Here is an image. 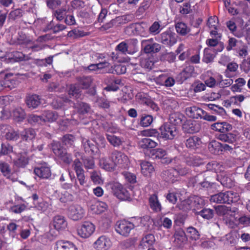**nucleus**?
I'll use <instances>...</instances> for the list:
<instances>
[{
    "mask_svg": "<svg viewBox=\"0 0 250 250\" xmlns=\"http://www.w3.org/2000/svg\"><path fill=\"white\" fill-rule=\"evenodd\" d=\"M106 138L110 144L114 147L120 146L124 142L122 138L112 134H106Z\"/></svg>",
    "mask_w": 250,
    "mask_h": 250,
    "instance_id": "44",
    "label": "nucleus"
},
{
    "mask_svg": "<svg viewBox=\"0 0 250 250\" xmlns=\"http://www.w3.org/2000/svg\"><path fill=\"white\" fill-rule=\"evenodd\" d=\"M126 68L123 64L115 65L109 69L108 72L109 73L117 74L118 75L125 74L126 72Z\"/></svg>",
    "mask_w": 250,
    "mask_h": 250,
    "instance_id": "47",
    "label": "nucleus"
},
{
    "mask_svg": "<svg viewBox=\"0 0 250 250\" xmlns=\"http://www.w3.org/2000/svg\"><path fill=\"white\" fill-rule=\"evenodd\" d=\"M213 51L210 48H205L204 50V55L202 61L206 63L211 62L213 61L215 55L212 53Z\"/></svg>",
    "mask_w": 250,
    "mask_h": 250,
    "instance_id": "40",
    "label": "nucleus"
},
{
    "mask_svg": "<svg viewBox=\"0 0 250 250\" xmlns=\"http://www.w3.org/2000/svg\"><path fill=\"white\" fill-rule=\"evenodd\" d=\"M149 204L151 208L156 212L160 211L161 210V205L158 201V197L156 194H153L149 197Z\"/></svg>",
    "mask_w": 250,
    "mask_h": 250,
    "instance_id": "34",
    "label": "nucleus"
},
{
    "mask_svg": "<svg viewBox=\"0 0 250 250\" xmlns=\"http://www.w3.org/2000/svg\"><path fill=\"white\" fill-rule=\"evenodd\" d=\"M26 104L29 108H35L41 103L40 97L36 94L27 97Z\"/></svg>",
    "mask_w": 250,
    "mask_h": 250,
    "instance_id": "28",
    "label": "nucleus"
},
{
    "mask_svg": "<svg viewBox=\"0 0 250 250\" xmlns=\"http://www.w3.org/2000/svg\"><path fill=\"white\" fill-rule=\"evenodd\" d=\"M128 17H129V16L124 15L122 17H117L115 19L111 20L109 22H107L105 24L103 25L101 27V28L105 30H107L112 27L113 26L115 25L117 23H120L121 21V20H126Z\"/></svg>",
    "mask_w": 250,
    "mask_h": 250,
    "instance_id": "43",
    "label": "nucleus"
},
{
    "mask_svg": "<svg viewBox=\"0 0 250 250\" xmlns=\"http://www.w3.org/2000/svg\"><path fill=\"white\" fill-rule=\"evenodd\" d=\"M211 128L215 131L224 133L232 129V125L227 122L216 123L211 125Z\"/></svg>",
    "mask_w": 250,
    "mask_h": 250,
    "instance_id": "20",
    "label": "nucleus"
},
{
    "mask_svg": "<svg viewBox=\"0 0 250 250\" xmlns=\"http://www.w3.org/2000/svg\"><path fill=\"white\" fill-rule=\"evenodd\" d=\"M185 118V116L179 112L172 113L169 116L168 124L176 126L180 125Z\"/></svg>",
    "mask_w": 250,
    "mask_h": 250,
    "instance_id": "26",
    "label": "nucleus"
},
{
    "mask_svg": "<svg viewBox=\"0 0 250 250\" xmlns=\"http://www.w3.org/2000/svg\"><path fill=\"white\" fill-rule=\"evenodd\" d=\"M215 211L219 216H225L230 212L229 208L224 205H219L216 207Z\"/></svg>",
    "mask_w": 250,
    "mask_h": 250,
    "instance_id": "62",
    "label": "nucleus"
},
{
    "mask_svg": "<svg viewBox=\"0 0 250 250\" xmlns=\"http://www.w3.org/2000/svg\"><path fill=\"white\" fill-rule=\"evenodd\" d=\"M153 120V118L151 115H143L141 118L140 125L144 127H147L152 124Z\"/></svg>",
    "mask_w": 250,
    "mask_h": 250,
    "instance_id": "54",
    "label": "nucleus"
},
{
    "mask_svg": "<svg viewBox=\"0 0 250 250\" xmlns=\"http://www.w3.org/2000/svg\"><path fill=\"white\" fill-rule=\"evenodd\" d=\"M134 227L135 226L132 223L125 220H123L116 223L115 230L120 235L127 237Z\"/></svg>",
    "mask_w": 250,
    "mask_h": 250,
    "instance_id": "6",
    "label": "nucleus"
},
{
    "mask_svg": "<svg viewBox=\"0 0 250 250\" xmlns=\"http://www.w3.org/2000/svg\"><path fill=\"white\" fill-rule=\"evenodd\" d=\"M175 28L177 32L182 35H185L189 32V28L184 22H179L176 24Z\"/></svg>",
    "mask_w": 250,
    "mask_h": 250,
    "instance_id": "50",
    "label": "nucleus"
},
{
    "mask_svg": "<svg viewBox=\"0 0 250 250\" xmlns=\"http://www.w3.org/2000/svg\"><path fill=\"white\" fill-rule=\"evenodd\" d=\"M12 117L16 121L21 122L25 118V113L21 108L17 107L12 111Z\"/></svg>",
    "mask_w": 250,
    "mask_h": 250,
    "instance_id": "41",
    "label": "nucleus"
},
{
    "mask_svg": "<svg viewBox=\"0 0 250 250\" xmlns=\"http://www.w3.org/2000/svg\"><path fill=\"white\" fill-rule=\"evenodd\" d=\"M159 130L160 137L166 140H172L178 134L177 127L168 123L164 124L160 127Z\"/></svg>",
    "mask_w": 250,
    "mask_h": 250,
    "instance_id": "5",
    "label": "nucleus"
},
{
    "mask_svg": "<svg viewBox=\"0 0 250 250\" xmlns=\"http://www.w3.org/2000/svg\"><path fill=\"white\" fill-rule=\"evenodd\" d=\"M53 225L56 229L62 230L66 227L67 222L63 216L56 215L53 218Z\"/></svg>",
    "mask_w": 250,
    "mask_h": 250,
    "instance_id": "21",
    "label": "nucleus"
},
{
    "mask_svg": "<svg viewBox=\"0 0 250 250\" xmlns=\"http://www.w3.org/2000/svg\"><path fill=\"white\" fill-rule=\"evenodd\" d=\"M201 200L198 196L191 197L187 199L182 201L178 204V207L180 209L187 211L190 209L193 206L194 203L196 201L199 203V200Z\"/></svg>",
    "mask_w": 250,
    "mask_h": 250,
    "instance_id": "17",
    "label": "nucleus"
},
{
    "mask_svg": "<svg viewBox=\"0 0 250 250\" xmlns=\"http://www.w3.org/2000/svg\"><path fill=\"white\" fill-rule=\"evenodd\" d=\"M2 75L4 81L3 84L5 85V88L12 89L17 84L18 81L16 78L12 74H2Z\"/></svg>",
    "mask_w": 250,
    "mask_h": 250,
    "instance_id": "19",
    "label": "nucleus"
},
{
    "mask_svg": "<svg viewBox=\"0 0 250 250\" xmlns=\"http://www.w3.org/2000/svg\"><path fill=\"white\" fill-rule=\"evenodd\" d=\"M34 206L37 209L42 212H45L49 208L50 204L47 202L40 200V201L39 202H37V204Z\"/></svg>",
    "mask_w": 250,
    "mask_h": 250,
    "instance_id": "64",
    "label": "nucleus"
},
{
    "mask_svg": "<svg viewBox=\"0 0 250 250\" xmlns=\"http://www.w3.org/2000/svg\"><path fill=\"white\" fill-rule=\"evenodd\" d=\"M0 171L8 179H10L12 181L16 180V178L12 177L11 169L8 164L4 162H0Z\"/></svg>",
    "mask_w": 250,
    "mask_h": 250,
    "instance_id": "31",
    "label": "nucleus"
},
{
    "mask_svg": "<svg viewBox=\"0 0 250 250\" xmlns=\"http://www.w3.org/2000/svg\"><path fill=\"white\" fill-rule=\"evenodd\" d=\"M177 35L170 30H167L160 35V42L164 45L171 46L177 42Z\"/></svg>",
    "mask_w": 250,
    "mask_h": 250,
    "instance_id": "11",
    "label": "nucleus"
},
{
    "mask_svg": "<svg viewBox=\"0 0 250 250\" xmlns=\"http://www.w3.org/2000/svg\"><path fill=\"white\" fill-rule=\"evenodd\" d=\"M161 30L160 23L158 21L154 22L149 28L150 33L153 35L158 34Z\"/></svg>",
    "mask_w": 250,
    "mask_h": 250,
    "instance_id": "60",
    "label": "nucleus"
},
{
    "mask_svg": "<svg viewBox=\"0 0 250 250\" xmlns=\"http://www.w3.org/2000/svg\"><path fill=\"white\" fill-rule=\"evenodd\" d=\"M28 121L31 124L36 123L42 124L43 123L42 115L38 116L35 114H30L28 117Z\"/></svg>",
    "mask_w": 250,
    "mask_h": 250,
    "instance_id": "61",
    "label": "nucleus"
},
{
    "mask_svg": "<svg viewBox=\"0 0 250 250\" xmlns=\"http://www.w3.org/2000/svg\"><path fill=\"white\" fill-rule=\"evenodd\" d=\"M58 117V115L56 112L51 111H45L42 115L43 123L45 122H53L56 121Z\"/></svg>",
    "mask_w": 250,
    "mask_h": 250,
    "instance_id": "36",
    "label": "nucleus"
},
{
    "mask_svg": "<svg viewBox=\"0 0 250 250\" xmlns=\"http://www.w3.org/2000/svg\"><path fill=\"white\" fill-rule=\"evenodd\" d=\"M187 234L192 240H197L199 238L200 234L197 230L192 227H188L187 229Z\"/></svg>",
    "mask_w": 250,
    "mask_h": 250,
    "instance_id": "53",
    "label": "nucleus"
},
{
    "mask_svg": "<svg viewBox=\"0 0 250 250\" xmlns=\"http://www.w3.org/2000/svg\"><path fill=\"white\" fill-rule=\"evenodd\" d=\"M218 138L222 141L230 144H232L236 141V135L231 133L220 134Z\"/></svg>",
    "mask_w": 250,
    "mask_h": 250,
    "instance_id": "46",
    "label": "nucleus"
},
{
    "mask_svg": "<svg viewBox=\"0 0 250 250\" xmlns=\"http://www.w3.org/2000/svg\"><path fill=\"white\" fill-rule=\"evenodd\" d=\"M106 187L118 199L126 200L130 199V193L122 185L118 182H109L106 184Z\"/></svg>",
    "mask_w": 250,
    "mask_h": 250,
    "instance_id": "2",
    "label": "nucleus"
},
{
    "mask_svg": "<svg viewBox=\"0 0 250 250\" xmlns=\"http://www.w3.org/2000/svg\"><path fill=\"white\" fill-rule=\"evenodd\" d=\"M51 147L55 155L66 164H70L72 162V155L66 152L58 142L54 141L51 144Z\"/></svg>",
    "mask_w": 250,
    "mask_h": 250,
    "instance_id": "3",
    "label": "nucleus"
},
{
    "mask_svg": "<svg viewBox=\"0 0 250 250\" xmlns=\"http://www.w3.org/2000/svg\"><path fill=\"white\" fill-rule=\"evenodd\" d=\"M128 54H133L138 50V41L136 39H131L126 41Z\"/></svg>",
    "mask_w": 250,
    "mask_h": 250,
    "instance_id": "32",
    "label": "nucleus"
},
{
    "mask_svg": "<svg viewBox=\"0 0 250 250\" xmlns=\"http://www.w3.org/2000/svg\"><path fill=\"white\" fill-rule=\"evenodd\" d=\"M75 107L78 109L79 112L83 114L89 112L90 110L89 105L83 103H77L75 104Z\"/></svg>",
    "mask_w": 250,
    "mask_h": 250,
    "instance_id": "56",
    "label": "nucleus"
},
{
    "mask_svg": "<svg viewBox=\"0 0 250 250\" xmlns=\"http://www.w3.org/2000/svg\"><path fill=\"white\" fill-rule=\"evenodd\" d=\"M28 157L26 153L21 155L14 161V165L19 167H24L28 163Z\"/></svg>",
    "mask_w": 250,
    "mask_h": 250,
    "instance_id": "37",
    "label": "nucleus"
},
{
    "mask_svg": "<svg viewBox=\"0 0 250 250\" xmlns=\"http://www.w3.org/2000/svg\"><path fill=\"white\" fill-rule=\"evenodd\" d=\"M238 68V64L235 62H230L227 64V69L225 71V76L228 78H231L229 72H235Z\"/></svg>",
    "mask_w": 250,
    "mask_h": 250,
    "instance_id": "55",
    "label": "nucleus"
},
{
    "mask_svg": "<svg viewBox=\"0 0 250 250\" xmlns=\"http://www.w3.org/2000/svg\"><path fill=\"white\" fill-rule=\"evenodd\" d=\"M184 131L189 133H194L199 131L200 125L196 121L192 120H187L183 125Z\"/></svg>",
    "mask_w": 250,
    "mask_h": 250,
    "instance_id": "14",
    "label": "nucleus"
},
{
    "mask_svg": "<svg viewBox=\"0 0 250 250\" xmlns=\"http://www.w3.org/2000/svg\"><path fill=\"white\" fill-rule=\"evenodd\" d=\"M138 102L142 104L150 107L153 110L157 111L159 107L156 104L153 102L150 97L144 93H139L136 95Z\"/></svg>",
    "mask_w": 250,
    "mask_h": 250,
    "instance_id": "12",
    "label": "nucleus"
},
{
    "mask_svg": "<svg viewBox=\"0 0 250 250\" xmlns=\"http://www.w3.org/2000/svg\"><path fill=\"white\" fill-rule=\"evenodd\" d=\"M220 79L219 73H212L210 71L206 72V75L204 77L205 84L210 88H214L218 86L219 81Z\"/></svg>",
    "mask_w": 250,
    "mask_h": 250,
    "instance_id": "13",
    "label": "nucleus"
},
{
    "mask_svg": "<svg viewBox=\"0 0 250 250\" xmlns=\"http://www.w3.org/2000/svg\"><path fill=\"white\" fill-rule=\"evenodd\" d=\"M142 67L147 69H151L154 64V62L150 58H142L140 62Z\"/></svg>",
    "mask_w": 250,
    "mask_h": 250,
    "instance_id": "58",
    "label": "nucleus"
},
{
    "mask_svg": "<svg viewBox=\"0 0 250 250\" xmlns=\"http://www.w3.org/2000/svg\"><path fill=\"white\" fill-rule=\"evenodd\" d=\"M90 174V179L94 184H101L103 183L104 180L99 171H93Z\"/></svg>",
    "mask_w": 250,
    "mask_h": 250,
    "instance_id": "51",
    "label": "nucleus"
},
{
    "mask_svg": "<svg viewBox=\"0 0 250 250\" xmlns=\"http://www.w3.org/2000/svg\"><path fill=\"white\" fill-rule=\"evenodd\" d=\"M56 250H78L76 246L68 241H59L56 244Z\"/></svg>",
    "mask_w": 250,
    "mask_h": 250,
    "instance_id": "22",
    "label": "nucleus"
},
{
    "mask_svg": "<svg viewBox=\"0 0 250 250\" xmlns=\"http://www.w3.org/2000/svg\"><path fill=\"white\" fill-rule=\"evenodd\" d=\"M202 142L200 138L197 136H193L189 138L186 141V145L187 147L195 149L198 148L201 145Z\"/></svg>",
    "mask_w": 250,
    "mask_h": 250,
    "instance_id": "27",
    "label": "nucleus"
},
{
    "mask_svg": "<svg viewBox=\"0 0 250 250\" xmlns=\"http://www.w3.org/2000/svg\"><path fill=\"white\" fill-rule=\"evenodd\" d=\"M173 236L175 239L174 241L179 245H181L187 241V237L185 231L180 228L175 230Z\"/></svg>",
    "mask_w": 250,
    "mask_h": 250,
    "instance_id": "25",
    "label": "nucleus"
},
{
    "mask_svg": "<svg viewBox=\"0 0 250 250\" xmlns=\"http://www.w3.org/2000/svg\"><path fill=\"white\" fill-rule=\"evenodd\" d=\"M157 146V142L147 138L142 139L139 143V146L143 149L152 148Z\"/></svg>",
    "mask_w": 250,
    "mask_h": 250,
    "instance_id": "30",
    "label": "nucleus"
},
{
    "mask_svg": "<svg viewBox=\"0 0 250 250\" xmlns=\"http://www.w3.org/2000/svg\"><path fill=\"white\" fill-rule=\"evenodd\" d=\"M164 163L171 164L172 168L164 171L163 174L166 176L165 180L173 182L174 178L179 176H185L190 171V169L186 166V161H184L182 156L176 157L173 159L166 161Z\"/></svg>",
    "mask_w": 250,
    "mask_h": 250,
    "instance_id": "1",
    "label": "nucleus"
},
{
    "mask_svg": "<svg viewBox=\"0 0 250 250\" xmlns=\"http://www.w3.org/2000/svg\"><path fill=\"white\" fill-rule=\"evenodd\" d=\"M92 246L95 250H108L112 246V242L108 236L103 235L95 240Z\"/></svg>",
    "mask_w": 250,
    "mask_h": 250,
    "instance_id": "10",
    "label": "nucleus"
},
{
    "mask_svg": "<svg viewBox=\"0 0 250 250\" xmlns=\"http://www.w3.org/2000/svg\"><path fill=\"white\" fill-rule=\"evenodd\" d=\"M229 194H228V191L226 192H220L219 193L213 195L210 197V201L216 203H228V198Z\"/></svg>",
    "mask_w": 250,
    "mask_h": 250,
    "instance_id": "23",
    "label": "nucleus"
},
{
    "mask_svg": "<svg viewBox=\"0 0 250 250\" xmlns=\"http://www.w3.org/2000/svg\"><path fill=\"white\" fill-rule=\"evenodd\" d=\"M82 144L85 151H91L92 153H94L97 151V147L93 141H91L87 139H83Z\"/></svg>",
    "mask_w": 250,
    "mask_h": 250,
    "instance_id": "33",
    "label": "nucleus"
},
{
    "mask_svg": "<svg viewBox=\"0 0 250 250\" xmlns=\"http://www.w3.org/2000/svg\"><path fill=\"white\" fill-rule=\"evenodd\" d=\"M35 131L32 128L25 129L21 133L22 138L26 141L32 140L35 138Z\"/></svg>",
    "mask_w": 250,
    "mask_h": 250,
    "instance_id": "49",
    "label": "nucleus"
},
{
    "mask_svg": "<svg viewBox=\"0 0 250 250\" xmlns=\"http://www.w3.org/2000/svg\"><path fill=\"white\" fill-rule=\"evenodd\" d=\"M67 213L70 219L74 221H78L84 217L85 210L81 206L75 204L69 207Z\"/></svg>",
    "mask_w": 250,
    "mask_h": 250,
    "instance_id": "8",
    "label": "nucleus"
},
{
    "mask_svg": "<svg viewBox=\"0 0 250 250\" xmlns=\"http://www.w3.org/2000/svg\"><path fill=\"white\" fill-rule=\"evenodd\" d=\"M34 172L36 175L42 179H48L51 175L50 168L46 164L35 168Z\"/></svg>",
    "mask_w": 250,
    "mask_h": 250,
    "instance_id": "15",
    "label": "nucleus"
},
{
    "mask_svg": "<svg viewBox=\"0 0 250 250\" xmlns=\"http://www.w3.org/2000/svg\"><path fill=\"white\" fill-rule=\"evenodd\" d=\"M99 166L102 168L108 171H112L114 169L113 163L111 164L109 163L105 157H101L100 158Z\"/></svg>",
    "mask_w": 250,
    "mask_h": 250,
    "instance_id": "42",
    "label": "nucleus"
},
{
    "mask_svg": "<svg viewBox=\"0 0 250 250\" xmlns=\"http://www.w3.org/2000/svg\"><path fill=\"white\" fill-rule=\"evenodd\" d=\"M111 160L115 167L121 168H125L128 167L129 160L128 157L124 153L118 151H113L110 156Z\"/></svg>",
    "mask_w": 250,
    "mask_h": 250,
    "instance_id": "4",
    "label": "nucleus"
},
{
    "mask_svg": "<svg viewBox=\"0 0 250 250\" xmlns=\"http://www.w3.org/2000/svg\"><path fill=\"white\" fill-rule=\"evenodd\" d=\"M81 90L79 86L77 84H71L70 85L68 93L70 96L78 99L81 95Z\"/></svg>",
    "mask_w": 250,
    "mask_h": 250,
    "instance_id": "48",
    "label": "nucleus"
},
{
    "mask_svg": "<svg viewBox=\"0 0 250 250\" xmlns=\"http://www.w3.org/2000/svg\"><path fill=\"white\" fill-rule=\"evenodd\" d=\"M20 137L19 133L10 126L5 136V139L10 141H16Z\"/></svg>",
    "mask_w": 250,
    "mask_h": 250,
    "instance_id": "52",
    "label": "nucleus"
},
{
    "mask_svg": "<svg viewBox=\"0 0 250 250\" xmlns=\"http://www.w3.org/2000/svg\"><path fill=\"white\" fill-rule=\"evenodd\" d=\"M79 84L82 86V88L86 89L88 88L92 83V79L89 77H83L78 79Z\"/></svg>",
    "mask_w": 250,
    "mask_h": 250,
    "instance_id": "57",
    "label": "nucleus"
},
{
    "mask_svg": "<svg viewBox=\"0 0 250 250\" xmlns=\"http://www.w3.org/2000/svg\"><path fill=\"white\" fill-rule=\"evenodd\" d=\"M187 165L189 166L196 167L203 163V160L197 156H191L186 160Z\"/></svg>",
    "mask_w": 250,
    "mask_h": 250,
    "instance_id": "45",
    "label": "nucleus"
},
{
    "mask_svg": "<svg viewBox=\"0 0 250 250\" xmlns=\"http://www.w3.org/2000/svg\"><path fill=\"white\" fill-rule=\"evenodd\" d=\"M167 151L165 150V149H163L162 148H156V149H153L152 151H151V155H152V157L154 158V159H164V161L163 162V163H164V162H166V161H168L169 160H170L171 159H166V158H164V157L165 156L167 155Z\"/></svg>",
    "mask_w": 250,
    "mask_h": 250,
    "instance_id": "38",
    "label": "nucleus"
},
{
    "mask_svg": "<svg viewBox=\"0 0 250 250\" xmlns=\"http://www.w3.org/2000/svg\"><path fill=\"white\" fill-rule=\"evenodd\" d=\"M95 229V226L92 223L85 221L77 229V233L82 238H87L92 235Z\"/></svg>",
    "mask_w": 250,
    "mask_h": 250,
    "instance_id": "7",
    "label": "nucleus"
},
{
    "mask_svg": "<svg viewBox=\"0 0 250 250\" xmlns=\"http://www.w3.org/2000/svg\"><path fill=\"white\" fill-rule=\"evenodd\" d=\"M107 208V204L103 202H97L92 205L91 209L96 214H100L104 212Z\"/></svg>",
    "mask_w": 250,
    "mask_h": 250,
    "instance_id": "39",
    "label": "nucleus"
},
{
    "mask_svg": "<svg viewBox=\"0 0 250 250\" xmlns=\"http://www.w3.org/2000/svg\"><path fill=\"white\" fill-rule=\"evenodd\" d=\"M219 40L217 38L208 39L206 41V44L208 46V48H211L213 52L215 54L221 52L224 49L223 44L219 41Z\"/></svg>",
    "mask_w": 250,
    "mask_h": 250,
    "instance_id": "16",
    "label": "nucleus"
},
{
    "mask_svg": "<svg viewBox=\"0 0 250 250\" xmlns=\"http://www.w3.org/2000/svg\"><path fill=\"white\" fill-rule=\"evenodd\" d=\"M155 239L152 234H148L143 237L140 242V246L143 249L149 247L154 243Z\"/></svg>",
    "mask_w": 250,
    "mask_h": 250,
    "instance_id": "29",
    "label": "nucleus"
},
{
    "mask_svg": "<svg viewBox=\"0 0 250 250\" xmlns=\"http://www.w3.org/2000/svg\"><path fill=\"white\" fill-rule=\"evenodd\" d=\"M186 114L192 118L201 119L202 116L204 114V111L196 106L187 107L186 109Z\"/></svg>",
    "mask_w": 250,
    "mask_h": 250,
    "instance_id": "18",
    "label": "nucleus"
},
{
    "mask_svg": "<svg viewBox=\"0 0 250 250\" xmlns=\"http://www.w3.org/2000/svg\"><path fill=\"white\" fill-rule=\"evenodd\" d=\"M208 147L210 152L214 154H218L222 151V144L215 140L209 144Z\"/></svg>",
    "mask_w": 250,
    "mask_h": 250,
    "instance_id": "35",
    "label": "nucleus"
},
{
    "mask_svg": "<svg viewBox=\"0 0 250 250\" xmlns=\"http://www.w3.org/2000/svg\"><path fill=\"white\" fill-rule=\"evenodd\" d=\"M141 172L146 176H149L154 170L152 164L147 161H142L140 163Z\"/></svg>",
    "mask_w": 250,
    "mask_h": 250,
    "instance_id": "24",
    "label": "nucleus"
},
{
    "mask_svg": "<svg viewBox=\"0 0 250 250\" xmlns=\"http://www.w3.org/2000/svg\"><path fill=\"white\" fill-rule=\"evenodd\" d=\"M109 66V63L106 62L98 63L97 64H91L87 67L88 70L90 71H96Z\"/></svg>",
    "mask_w": 250,
    "mask_h": 250,
    "instance_id": "59",
    "label": "nucleus"
},
{
    "mask_svg": "<svg viewBox=\"0 0 250 250\" xmlns=\"http://www.w3.org/2000/svg\"><path fill=\"white\" fill-rule=\"evenodd\" d=\"M141 45L145 52L147 54L157 53L161 49V45L154 42L153 38L142 40Z\"/></svg>",
    "mask_w": 250,
    "mask_h": 250,
    "instance_id": "9",
    "label": "nucleus"
},
{
    "mask_svg": "<svg viewBox=\"0 0 250 250\" xmlns=\"http://www.w3.org/2000/svg\"><path fill=\"white\" fill-rule=\"evenodd\" d=\"M67 36L68 37L76 38L78 37H83L85 36V34L83 31L79 30L77 28H75L73 30L69 31Z\"/></svg>",
    "mask_w": 250,
    "mask_h": 250,
    "instance_id": "63",
    "label": "nucleus"
}]
</instances>
